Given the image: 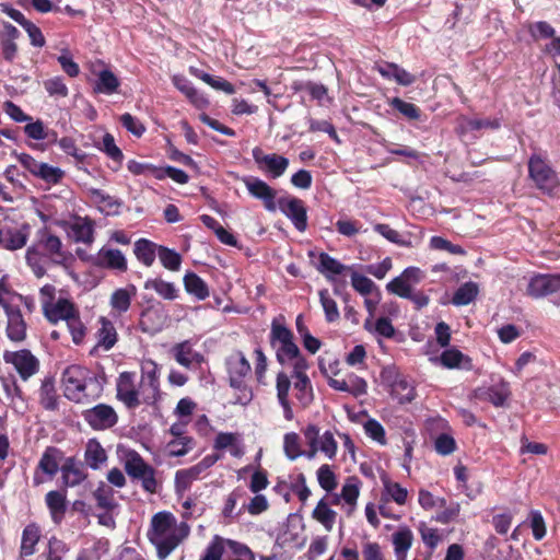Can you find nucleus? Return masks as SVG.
Here are the masks:
<instances>
[{"label": "nucleus", "instance_id": "obj_1", "mask_svg": "<svg viewBox=\"0 0 560 560\" xmlns=\"http://www.w3.org/2000/svg\"><path fill=\"white\" fill-rule=\"evenodd\" d=\"M189 534L186 522H178L171 512L162 511L151 517L147 537L155 547L159 560H165Z\"/></svg>", "mask_w": 560, "mask_h": 560}, {"label": "nucleus", "instance_id": "obj_2", "mask_svg": "<svg viewBox=\"0 0 560 560\" xmlns=\"http://www.w3.org/2000/svg\"><path fill=\"white\" fill-rule=\"evenodd\" d=\"M67 259L68 253L63 249L61 240L47 229L37 232L35 243L27 248L25 254L26 264L36 278L45 276L46 260L61 266L66 264Z\"/></svg>", "mask_w": 560, "mask_h": 560}, {"label": "nucleus", "instance_id": "obj_3", "mask_svg": "<svg viewBox=\"0 0 560 560\" xmlns=\"http://www.w3.org/2000/svg\"><path fill=\"white\" fill-rule=\"evenodd\" d=\"M65 396L74 402L84 404L98 398L103 392L102 381L80 365H70L62 373Z\"/></svg>", "mask_w": 560, "mask_h": 560}, {"label": "nucleus", "instance_id": "obj_4", "mask_svg": "<svg viewBox=\"0 0 560 560\" xmlns=\"http://www.w3.org/2000/svg\"><path fill=\"white\" fill-rule=\"evenodd\" d=\"M270 343L276 350L277 361L292 370H307L308 364L294 342L292 331L285 326L272 323Z\"/></svg>", "mask_w": 560, "mask_h": 560}, {"label": "nucleus", "instance_id": "obj_5", "mask_svg": "<svg viewBox=\"0 0 560 560\" xmlns=\"http://www.w3.org/2000/svg\"><path fill=\"white\" fill-rule=\"evenodd\" d=\"M528 176L542 194L553 196L560 187L557 172L541 154L533 153L528 160Z\"/></svg>", "mask_w": 560, "mask_h": 560}, {"label": "nucleus", "instance_id": "obj_6", "mask_svg": "<svg viewBox=\"0 0 560 560\" xmlns=\"http://www.w3.org/2000/svg\"><path fill=\"white\" fill-rule=\"evenodd\" d=\"M124 462V468L128 476L133 479L140 480L142 488L154 493L158 488L155 479V469L144 462L141 455L133 450H121L120 451Z\"/></svg>", "mask_w": 560, "mask_h": 560}, {"label": "nucleus", "instance_id": "obj_7", "mask_svg": "<svg viewBox=\"0 0 560 560\" xmlns=\"http://www.w3.org/2000/svg\"><path fill=\"white\" fill-rule=\"evenodd\" d=\"M225 365L231 387L245 392L247 388L246 377L250 374L252 368L244 353L234 351L226 358ZM244 396L245 401L243 404L245 405L250 400L252 395L250 393H244Z\"/></svg>", "mask_w": 560, "mask_h": 560}, {"label": "nucleus", "instance_id": "obj_8", "mask_svg": "<svg viewBox=\"0 0 560 560\" xmlns=\"http://www.w3.org/2000/svg\"><path fill=\"white\" fill-rule=\"evenodd\" d=\"M133 372H121L116 381V397L128 409H136L147 405L142 398V387L136 384Z\"/></svg>", "mask_w": 560, "mask_h": 560}, {"label": "nucleus", "instance_id": "obj_9", "mask_svg": "<svg viewBox=\"0 0 560 560\" xmlns=\"http://www.w3.org/2000/svg\"><path fill=\"white\" fill-rule=\"evenodd\" d=\"M142 387V398L147 406H153L161 397L160 393V369L151 359L141 362V377L139 382Z\"/></svg>", "mask_w": 560, "mask_h": 560}, {"label": "nucleus", "instance_id": "obj_10", "mask_svg": "<svg viewBox=\"0 0 560 560\" xmlns=\"http://www.w3.org/2000/svg\"><path fill=\"white\" fill-rule=\"evenodd\" d=\"M3 360L12 364L23 381H27L39 370L38 359L27 349L18 351H4Z\"/></svg>", "mask_w": 560, "mask_h": 560}, {"label": "nucleus", "instance_id": "obj_11", "mask_svg": "<svg viewBox=\"0 0 560 560\" xmlns=\"http://www.w3.org/2000/svg\"><path fill=\"white\" fill-rule=\"evenodd\" d=\"M84 421L94 430L104 431L112 429L118 422V415L107 404H97L82 412Z\"/></svg>", "mask_w": 560, "mask_h": 560}, {"label": "nucleus", "instance_id": "obj_12", "mask_svg": "<svg viewBox=\"0 0 560 560\" xmlns=\"http://www.w3.org/2000/svg\"><path fill=\"white\" fill-rule=\"evenodd\" d=\"M277 208L290 219L298 231L304 232L306 230L307 210L303 200L293 196H283L278 198Z\"/></svg>", "mask_w": 560, "mask_h": 560}, {"label": "nucleus", "instance_id": "obj_13", "mask_svg": "<svg viewBox=\"0 0 560 560\" xmlns=\"http://www.w3.org/2000/svg\"><path fill=\"white\" fill-rule=\"evenodd\" d=\"M252 155L259 170L271 178L282 176L289 166V160L287 158L276 153L267 154L259 147L253 149Z\"/></svg>", "mask_w": 560, "mask_h": 560}, {"label": "nucleus", "instance_id": "obj_14", "mask_svg": "<svg viewBox=\"0 0 560 560\" xmlns=\"http://www.w3.org/2000/svg\"><path fill=\"white\" fill-rule=\"evenodd\" d=\"M220 456L217 454H210L205 456L199 463L196 465L179 469L175 474V487L177 490H186L190 487L191 482L201 478V475L212 467L218 460Z\"/></svg>", "mask_w": 560, "mask_h": 560}, {"label": "nucleus", "instance_id": "obj_15", "mask_svg": "<svg viewBox=\"0 0 560 560\" xmlns=\"http://www.w3.org/2000/svg\"><path fill=\"white\" fill-rule=\"evenodd\" d=\"M242 180L249 195L261 200L266 210L270 212L277 210V191L271 186L255 176H246Z\"/></svg>", "mask_w": 560, "mask_h": 560}, {"label": "nucleus", "instance_id": "obj_16", "mask_svg": "<svg viewBox=\"0 0 560 560\" xmlns=\"http://www.w3.org/2000/svg\"><path fill=\"white\" fill-rule=\"evenodd\" d=\"M63 458V453L55 447L48 446L42 454V457L38 462L33 481L35 486L43 483V478L39 477L38 471L47 475L49 478H54L58 470L60 469V462Z\"/></svg>", "mask_w": 560, "mask_h": 560}, {"label": "nucleus", "instance_id": "obj_17", "mask_svg": "<svg viewBox=\"0 0 560 560\" xmlns=\"http://www.w3.org/2000/svg\"><path fill=\"white\" fill-rule=\"evenodd\" d=\"M560 291V272L551 275H536L527 285V293L533 298H544Z\"/></svg>", "mask_w": 560, "mask_h": 560}, {"label": "nucleus", "instance_id": "obj_18", "mask_svg": "<svg viewBox=\"0 0 560 560\" xmlns=\"http://www.w3.org/2000/svg\"><path fill=\"white\" fill-rule=\"evenodd\" d=\"M7 315V337L13 342H22L26 338L27 325L21 310L12 304H4Z\"/></svg>", "mask_w": 560, "mask_h": 560}, {"label": "nucleus", "instance_id": "obj_19", "mask_svg": "<svg viewBox=\"0 0 560 560\" xmlns=\"http://www.w3.org/2000/svg\"><path fill=\"white\" fill-rule=\"evenodd\" d=\"M165 318L164 307L161 303L149 305L140 314V329L147 334L159 332L164 326Z\"/></svg>", "mask_w": 560, "mask_h": 560}, {"label": "nucleus", "instance_id": "obj_20", "mask_svg": "<svg viewBox=\"0 0 560 560\" xmlns=\"http://www.w3.org/2000/svg\"><path fill=\"white\" fill-rule=\"evenodd\" d=\"M434 363H440L445 369H459L469 371L472 369L471 359L456 348L444 350L439 358L430 359Z\"/></svg>", "mask_w": 560, "mask_h": 560}, {"label": "nucleus", "instance_id": "obj_21", "mask_svg": "<svg viewBox=\"0 0 560 560\" xmlns=\"http://www.w3.org/2000/svg\"><path fill=\"white\" fill-rule=\"evenodd\" d=\"M172 353L176 362L187 369L200 365L205 360L200 352L194 350L192 343L189 340L176 343L172 348Z\"/></svg>", "mask_w": 560, "mask_h": 560}, {"label": "nucleus", "instance_id": "obj_22", "mask_svg": "<svg viewBox=\"0 0 560 560\" xmlns=\"http://www.w3.org/2000/svg\"><path fill=\"white\" fill-rule=\"evenodd\" d=\"M96 264L100 267L125 272L127 259L122 252L117 248L102 247L96 256Z\"/></svg>", "mask_w": 560, "mask_h": 560}, {"label": "nucleus", "instance_id": "obj_23", "mask_svg": "<svg viewBox=\"0 0 560 560\" xmlns=\"http://www.w3.org/2000/svg\"><path fill=\"white\" fill-rule=\"evenodd\" d=\"M60 471L66 487H75L86 478L83 464L74 457H67L61 464Z\"/></svg>", "mask_w": 560, "mask_h": 560}, {"label": "nucleus", "instance_id": "obj_24", "mask_svg": "<svg viewBox=\"0 0 560 560\" xmlns=\"http://www.w3.org/2000/svg\"><path fill=\"white\" fill-rule=\"evenodd\" d=\"M43 311L47 319L54 324L59 320H65L67 323L78 313L73 303L67 299H59L57 302H52L45 306Z\"/></svg>", "mask_w": 560, "mask_h": 560}, {"label": "nucleus", "instance_id": "obj_25", "mask_svg": "<svg viewBox=\"0 0 560 560\" xmlns=\"http://www.w3.org/2000/svg\"><path fill=\"white\" fill-rule=\"evenodd\" d=\"M75 243L90 245L94 241V221L88 217H78L69 228Z\"/></svg>", "mask_w": 560, "mask_h": 560}, {"label": "nucleus", "instance_id": "obj_26", "mask_svg": "<svg viewBox=\"0 0 560 560\" xmlns=\"http://www.w3.org/2000/svg\"><path fill=\"white\" fill-rule=\"evenodd\" d=\"M291 377L295 378L294 389L296 390V399L303 407H307L313 401L314 395L306 370H292Z\"/></svg>", "mask_w": 560, "mask_h": 560}, {"label": "nucleus", "instance_id": "obj_27", "mask_svg": "<svg viewBox=\"0 0 560 560\" xmlns=\"http://www.w3.org/2000/svg\"><path fill=\"white\" fill-rule=\"evenodd\" d=\"M45 502L49 510L52 522L59 525L67 512V498L66 494L58 490H52L46 493Z\"/></svg>", "mask_w": 560, "mask_h": 560}, {"label": "nucleus", "instance_id": "obj_28", "mask_svg": "<svg viewBox=\"0 0 560 560\" xmlns=\"http://www.w3.org/2000/svg\"><path fill=\"white\" fill-rule=\"evenodd\" d=\"M137 293V288L130 284L126 288L116 289L109 299V305L114 314L126 313L131 305V300Z\"/></svg>", "mask_w": 560, "mask_h": 560}, {"label": "nucleus", "instance_id": "obj_29", "mask_svg": "<svg viewBox=\"0 0 560 560\" xmlns=\"http://www.w3.org/2000/svg\"><path fill=\"white\" fill-rule=\"evenodd\" d=\"M277 398L280 404V406L283 409V417L285 420L291 421L293 420V410L291 408L290 401H289V392L291 388V381L290 376L284 372H279L277 375Z\"/></svg>", "mask_w": 560, "mask_h": 560}, {"label": "nucleus", "instance_id": "obj_30", "mask_svg": "<svg viewBox=\"0 0 560 560\" xmlns=\"http://www.w3.org/2000/svg\"><path fill=\"white\" fill-rule=\"evenodd\" d=\"M84 460L93 469H100L107 462V453L96 439H90L85 445Z\"/></svg>", "mask_w": 560, "mask_h": 560}, {"label": "nucleus", "instance_id": "obj_31", "mask_svg": "<svg viewBox=\"0 0 560 560\" xmlns=\"http://www.w3.org/2000/svg\"><path fill=\"white\" fill-rule=\"evenodd\" d=\"M160 246L148 238H139L135 242L133 254L143 266L151 267L159 254Z\"/></svg>", "mask_w": 560, "mask_h": 560}, {"label": "nucleus", "instance_id": "obj_32", "mask_svg": "<svg viewBox=\"0 0 560 560\" xmlns=\"http://www.w3.org/2000/svg\"><path fill=\"white\" fill-rule=\"evenodd\" d=\"M376 69L383 78L388 80L393 79L398 84L404 86L411 85L416 81L415 77L411 73L400 68L396 63L385 62L382 65H377Z\"/></svg>", "mask_w": 560, "mask_h": 560}, {"label": "nucleus", "instance_id": "obj_33", "mask_svg": "<svg viewBox=\"0 0 560 560\" xmlns=\"http://www.w3.org/2000/svg\"><path fill=\"white\" fill-rule=\"evenodd\" d=\"M101 327L96 332L98 348H102L105 351L110 350L117 342L118 335L116 328L112 320L106 317H101L98 319Z\"/></svg>", "mask_w": 560, "mask_h": 560}, {"label": "nucleus", "instance_id": "obj_34", "mask_svg": "<svg viewBox=\"0 0 560 560\" xmlns=\"http://www.w3.org/2000/svg\"><path fill=\"white\" fill-rule=\"evenodd\" d=\"M413 534L407 526H401L392 536L396 559H407V553L412 546Z\"/></svg>", "mask_w": 560, "mask_h": 560}, {"label": "nucleus", "instance_id": "obj_35", "mask_svg": "<svg viewBox=\"0 0 560 560\" xmlns=\"http://www.w3.org/2000/svg\"><path fill=\"white\" fill-rule=\"evenodd\" d=\"M40 539L39 526L35 523L26 525L22 532L20 555L21 557H30L35 553L36 545Z\"/></svg>", "mask_w": 560, "mask_h": 560}, {"label": "nucleus", "instance_id": "obj_36", "mask_svg": "<svg viewBox=\"0 0 560 560\" xmlns=\"http://www.w3.org/2000/svg\"><path fill=\"white\" fill-rule=\"evenodd\" d=\"M183 282L186 292L198 301H203L210 295L208 284L195 272H187L183 278Z\"/></svg>", "mask_w": 560, "mask_h": 560}, {"label": "nucleus", "instance_id": "obj_37", "mask_svg": "<svg viewBox=\"0 0 560 560\" xmlns=\"http://www.w3.org/2000/svg\"><path fill=\"white\" fill-rule=\"evenodd\" d=\"M30 236V228L23 225L20 229H5L3 248L16 250L23 248Z\"/></svg>", "mask_w": 560, "mask_h": 560}, {"label": "nucleus", "instance_id": "obj_38", "mask_svg": "<svg viewBox=\"0 0 560 560\" xmlns=\"http://www.w3.org/2000/svg\"><path fill=\"white\" fill-rule=\"evenodd\" d=\"M39 402L46 410H56L58 408V395L55 387V381L51 376H46L42 381L39 388Z\"/></svg>", "mask_w": 560, "mask_h": 560}, {"label": "nucleus", "instance_id": "obj_39", "mask_svg": "<svg viewBox=\"0 0 560 560\" xmlns=\"http://www.w3.org/2000/svg\"><path fill=\"white\" fill-rule=\"evenodd\" d=\"M392 395L400 402H411L416 397V389L411 381L398 376L392 384Z\"/></svg>", "mask_w": 560, "mask_h": 560}, {"label": "nucleus", "instance_id": "obj_40", "mask_svg": "<svg viewBox=\"0 0 560 560\" xmlns=\"http://www.w3.org/2000/svg\"><path fill=\"white\" fill-rule=\"evenodd\" d=\"M483 394L485 398L493 406L502 407L511 396L510 384L501 378L487 388Z\"/></svg>", "mask_w": 560, "mask_h": 560}, {"label": "nucleus", "instance_id": "obj_41", "mask_svg": "<svg viewBox=\"0 0 560 560\" xmlns=\"http://www.w3.org/2000/svg\"><path fill=\"white\" fill-rule=\"evenodd\" d=\"M500 122L498 119H480V118H468L460 117L458 120V132L464 135L469 131H478L481 129H498Z\"/></svg>", "mask_w": 560, "mask_h": 560}, {"label": "nucleus", "instance_id": "obj_42", "mask_svg": "<svg viewBox=\"0 0 560 560\" xmlns=\"http://www.w3.org/2000/svg\"><path fill=\"white\" fill-rule=\"evenodd\" d=\"M143 287L145 290H154L164 300L174 301L178 298L176 285L161 278L148 279Z\"/></svg>", "mask_w": 560, "mask_h": 560}, {"label": "nucleus", "instance_id": "obj_43", "mask_svg": "<svg viewBox=\"0 0 560 560\" xmlns=\"http://www.w3.org/2000/svg\"><path fill=\"white\" fill-rule=\"evenodd\" d=\"M120 85L119 79L108 69H103L97 74V80L94 86L96 93L106 95L114 94L118 91Z\"/></svg>", "mask_w": 560, "mask_h": 560}, {"label": "nucleus", "instance_id": "obj_44", "mask_svg": "<svg viewBox=\"0 0 560 560\" xmlns=\"http://www.w3.org/2000/svg\"><path fill=\"white\" fill-rule=\"evenodd\" d=\"M361 481L358 477H348L341 488V498L348 504V514H350L355 505L360 494Z\"/></svg>", "mask_w": 560, "mask_h": 560}, {"label": "nucleus", "instance_id": "obj_45", "mask_svg": "<svg viewBox=\"0 0 560 560\" xmlns=\"http://www.w3.org/2000/svg\"><path fill=\"white\" fill-rule=\"evenodd\" d=\"M383 501H394L399 505H404L406 503L408 497V491L406 488L401 487L398 482L392 481L387 478L383 479Z\"/></svg>", "mask_w": 560, "mask_h": 560}, {"label": "nucleus", "instance_id": "obj_46", "mask_svg": "<svg viewBox=\"0 0 560 560\" xmlns=\"http://www.w3.org/2000/svg\"><path fill=\"white\" fill-rule=\"evenodd\" d=\"M312 516L314 520L320 523L327 532H330L334 528L337 513L329 508L326 499L324 498L318 501L312 513Z\"/></svg>", "mask_w": 560, "mask_h": 560}, {"label": "nucleus", "instance_id": "obj_47", "mask_svg": "<svg viewBox=\"0 0 560 560\" xmlns=\"http://www.w3.org/2000/svg\"><path fill=\"white\" fill-rule=\"evenodd\" d=\"M93 498L100 509L107 512L113 511L118 506L115 500V491L105 482H100L98 487L93 492Z\"/></svg>", "mask_w": 560, "mask_h": 560}, {"label": "nucleus", "instance_id": "obj_48", "mask_svg": "<svg viewBox=\"0 0 560 560\" xmlns=\"http://www.w3.org/2000/svg\"><path fill=\"white\" fill-rule=\"evenodd\" d=\"M348 267L326 253L319 255L318 271L325 275L327 280L335 281L332 276L341 275Z\"/></svg>", "mask_w": 560, "mask_h": 560}, {"label": "nucleus", "instance_id": "obj_49", "mask_svg": "<svg viewBox=\"0 0 560 560\" xmlns=\"http://www.w3.org/2000/svg\"><path fill=\"white\" fill-rule=\"evenodd\" d=\"M91 196L93 200L97 203L100 210L105 214L109 215L118 212V208L121 203L115 197L105 194L101 189H92Z\"/></svg>", "mask_w": 560, "mask_h": 560}, {"label": "nucleus", "instance_id": "obj_50", "mask_svg": "<svg viewBox=\"0 0 560 560\" xmlns=\"http://www.w3.org/2000/svg\"><path fill=\"white\" fill-rule=\"evenodd\" d=\"M479 288L478 284L471 281H468L462 284L454 293L452 298V303L456 306L468 305L471 303L478 295Z\"/></svg>", "mask_w": 560, "mask_h": 560}, {"label": "nucleus", "instance_id": "obj_51", "mask_svg": "<svg viewBox=\"0 0 560 560\" xmlns=\"http://www.w3.org/2000/svg\"><path fill=\"white\" fill-rule=\"evenodd\" d=\"M194 445L195 442L192 438H174L167 443L166 452L171 457H179L191 451Z\"/></svg>", "mask_w": 560, "mask_h": 560}, {"label": "nucleus", "instance_id": "obj_52", "mask_svg": "<svg viewBox=\"0 0 560 560\" xmlns=\"http://www.w3.org/2000/svg\"><path fill=\"white\" fill-rule=\"evenodd\" d=\"M158 257L162 264V266L171 271H178L182 265V256L165 246H160Z\"/></svg>", "mask_w": 560, "mask_h": 560}, {"label": "nucleus", "instance_id": "obj_53", "mask_svg": "<svg viewBox=\"0 0 560 560\" xmlns=\"http://www.w3.org/2000/svg\"><path fill=\"white\" fill-rule=\"evenodd\" d=\"M43 86L45 91L48 93V95L51 97L63 98L67 97L69 94V89L65 83L63 78L60 75L45 80L43 82Z\"/></svg>", "mask_w": 560, "mask_h": 560}, {"label": "nucleus", "instance_id": "obj_54", "mask_svg": "<svg viewBox=\"0 0 560 560\" xmlns=\"http://www.w3.org/2000/svg\"><path fill=\"white\" fill-rule=\"evenodd\" d=\"M226 547L231 551V556L226 560H256L254 552L245 544L226 539Z\"/></svg>", "mask_w": 560, "mask_h": 560}, {"label": "nucleus", "instance_id": "obj_55", "mask_svg": "<svg viewBox=\"0 0 560 560\" xmlns=\"http://www.w3.org/2000/svg\"><path fill=\"white\" fill-rule=\"evenodd\" d=\"M318 485L327 492L337 488V476L327 464L322 465L316 472Z\"/></svg>", "mask_w": 560, "mask_h": 560}, {"label": "nucleus", "instance_id": "obj_56", "mask_svg": "<svg viewBox=\"0 0 560 560\" xmlns=\"http://www.w3.org/2000/svg\"><path fill=\"white\" fill-rule=\"evenodd\" d=\"M283 451L290 460H294L303 455L301 450L300 436L295 432H289L283 438Z\"/></svg>", "mask_w": 560, "mask_h": 560}, {"label": "nucleus", "instance_id": "obj_57", "mask_svg": "<svg viewBox=\"0 0 560 560\" xmlns=\"http://www.w3.org/2000/svg\"><path fill=\"white\" fill-rule=\"evenodd\" d=\"M319 301L323 306L325 318L328 323H334L339 319V310L334 299L329 296L328 290L323 289L319 291Z\"/></svg>", "mask_w": 560, "mask_h": 560}, {"label": "nucleus", "instance_id": "obj_58", "mask_svg": "<svg viewBox=\"0 0 560 560\" xmlns=\"http://www.w3.org/2000/svg\"><path fill=\"white\" fill-rule=\"evenodd\" d=\"M65 175V172L57 167L51 166L47 163L42 162L35 176L43 179L44 182L55 185L58 184Z\"/></svg>", "mask_w": 560, "mask_h": 560}, {"label": "nucleus", "instance_id": "obj_59", "mask_svg": "<svg viewBox=\"0 0 560 560\" xmlns=\"http://www.w3.org/2000/svg\"><path fill=\"white\" fill-rule=\"evenodd\" d=\"M68 551H69V547L63 540H61L57 537H51L48 540L46 559L47 560H62L63 557L68 553Z\"/></svg>", "mask_w": 560, "mask_h": 560}, {"label": "nucleus", "instance_id": "obj_60", "mask_svg": "<svg viewBox=\"0 0 560 560\" xmlns=\"http://www.w3.org/2000/svg\"><path fill=\"white\" fill-rule=\"evenodd\" d=\"M225 547L226 539L215 536L206 548L205 553L201 556L200 560H222Z\"/></svg>", "mask_w": 560, "mask_h": 560}, {"label": "nucleus", "instance_id": "obj_61", "mask_svg": "<svg viewBox=\"0 0 560 560\" xmlns=\"http://www.w3.org/2000/svg\"><path fill=\"white\" fill-rule=\"evenodd\" d=\"M389 104L408 119L416 120L420 118V109L412 103H408L399 97H394L390 100Z\"/></svg>", "mask_w": 560, "mask_h": 560}, {"label": "nucleus", "instance_id": "obj_62", "mask_svg": "<svg viewBox=\"0 0 560 560\" xmlns=\"http://www.w3.org/2000/svg\"><path fill=\"white\" fill-rule=\"evenodd\" d=\"M102 151L106 153L119 166L124 160L121 150L116 145L115 139L110 133H105L102 139Z\"/></svg>", "mask_w": 560, "mask_h": 560}, {"label": "nucleus", "instance_id": "obj_63", "mask_svg": "<svg viewBox=\"0 0 560 560\" xmlns=\"http://www.w3.org/2000/svg\"><path fill=\"white\" fill-rule=\"evenodd\" d=\"M57 61L63 72L70 78H77L80 74V67L75 61H73L72 56L67 48L61 49V54L57 57Z\"/></svg>", "mask_w": 560, "mask_h": 560}, {"label": "nucleus", "instance_id": "obj_64", "mask_svg": "<svg viewBox=\"0 0 560 560\" xmlns=\"http://www.w3.org/2000/svg\"><path fill=\"white\" fill-rule=\"evenodd\" d=\"M528 521H529V526L533 532V537L536 540H541L546 536V533H547L545 520H544L541 513L537 510L530 511Z\"/></svg>", "mask_w": 560, "mask_h": 560}]
</instances>
